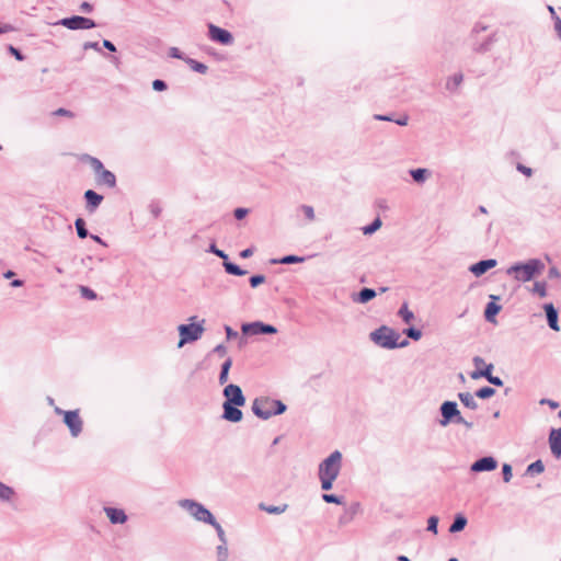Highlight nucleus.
I'll return each instance as SVG.
<instances>
[{
  "label": "nucleus",
  "instance_id": "obj_1",
  "mask_svg": "<svg viewBox=\"0 0 561 561\" xmlns=\"http://www.w3.org/2000/svg\"><path fill=\"white\" fill-rule=\"evenodd\" d=\"M342 466V454L340 451L332 453L319 466V479L322 490H331L333 482L336 480Z\"/></svg>",
  "mask_w": 561,
  "mask_h": 561
},
{
  "label": "nucleus",
  "instance_id": "obj_2",
  "mask_svg": "<svg viewBox=\"0 0 561 561\" xmlns=\"http://www.w3.org/2000/svg\"><path fill=\"white\" fill-rule=\"evenodd\" d=\"M252 410L255 415L266 420L273 415L283 413L286 410V407L282 401L270 398H260L254 400Z\"/></svg>",
  "mask_w": 561,
  "mask_h": 561
},
{
  "label": "nucleus",
  "instance_id": "obj_3",
  "mask_svg": "<svg viewBox=\"0 0 561 561\" xmlns=\"http://www.w3.org/2000/svg\"><path fill=\"white\" fill-rule=\"evenodd\" d=\"M182 506L184 508H186L196 519L205 522V523H209L218 530V533L220 535L222 534V529H221L220 525L218 523H216L211 513L207 508H205L203 505L195 503L193 501H190V500H185L182 502Z\"/></svg>",
  "mask_w": 561,
  "mask_h": 561
},
{
  "label": "nucleus",
  "instance_id": "obj_4",
  "mask_svg": "<svg viewBox=\"0 0 561 561\" xmlns=\"http://www.w3.org/2000/svg\"><path fill=\"white\" fill-rule=\"evenodd\" d=\"M371 339L382 347L393 348L399 345V334L387 327H381L380 329L373 332Z\"/></svg>",
  "mask_w": 561,
  "mask_h": 561
},
{
  "label": "nucleus",
  "instance_id": "obj_5",
  "mask_svg": "<svg viewBox=\"0 0 561 561\" xmlns=\"http://www.w3.org/2000/svg\"><path fill=\"white\" fill-rule=\"evenodd\" d=\"M180 341L178 346L182 347L184 344L188 342H194L198 340L204 333L203 324H181L179 325Z\"/></svg>",
  "mask_w": 561,
  "mask_h": 561
},
{
  "label": "nucleus",
  "instance_id": "obj_6",
  "mask_svg": "<svg viewBox=\"0 0 561 561\" xmlns=\"http://www.w3.org/2000/svg\"><path fill=\"white\" fill-rule=\"evenodd\" d=\"M541 264L538 261H530L523 265L512 267L515 273V278L520 282L530 280L536 274H539Z\"/></svg>",
  "mask_w": 561,
  "mask_h": 561
},
{
  "label": "nucleus",
  "instance_id": "obj_7",
  "mask_svg": "<svg viewBox=\"0 0 561 561\" xmlns=\"http://www.w3.org/2000/svg\"><path fill=\"white\" fill-rule=\"evenodd\" d=\"M224 396L226 398L225 403H231L236 407H243L245 404V398L242 390L237 385H228L224 390Z\"/></svg>",
  "mask_w": 561,
  "mask_h": 561
},
{
  "label": "nucleus",
  "instance_id": "obj_8",
  "mask_svg": "<svg viewBox=\"0 0 561 561\" xmlns=\"http://www.w3.org/2000/svg\"><path fill=\"white\" fill-rule=\"evenodd\" d=\"M60 24L66 26L69 30H87L92 28L95 26V23L93 20L83 18V16H72V18H66L60 21Z\"/></svg>",
  "mask_w": 561,
  "mask_h": 561
},
{
  "label": "nucleus",
  "instance_id": "obj_9",
  "mask_svg": "<svg viewBox=\"0 0 561 561\" xmlns=\"http://www.w3.org/2000/svg\"><path fill=\"white\" fill-rule=\"evenodd\" d=\"M64 422L69 427L73 436H78L82 431V420L78 411H65Z\"/></svg>",
  "mask_w": 561,
  "mask_h": 561
},
{
  "label": "nucleus",
  "instance_id": "obj_10",
  "mask_svg": "<svg viewBox=\"0 0 561 561\" xmlns=\"http://www.w3.org/2000/svg\"><path fill=\"white\" fill-rule=\"evenodd\" d=\"M440 411H442V415H443V420L440 421V424L444 426L447 425L450 422V420L455 416H457V420H456L457 423L463 422L462 417L459 415V411H458L457 404L455 402H451V401L444 402L442 404Z\"/></svg>",
  "mask_w": 561,
  "mask_h": 561
},
{
  "label": "nucleus",
  "instance_id": "obj_11",
  "mask_svg": "<svg viewBox=\"0 0 561 561\" xmlns=\"http://www.w3.org/2000/svg\"><path fill=\"white\" fill-rule=\"evenodd\" d=\"M209 36L213 41L224 45H228L232 42V36L228 31L213 24L209 25Z\"/></svg>",
  "mask_w": 561,
  "mask_h": 561
},
{
  "label": "nucleus",
  "instance_id": "obj_12",
  "mask_svg": "<svg viewBox=\"0 0 561 561\" xmlns=\"http://www.w3.org/2000/svg\"><path fill=\"white\" fill-rule=\"evenodd\" d=\"M549 445L551 453L557 457H561V427L559 430H551L549 434Z\"/></svg>",
  "mask_w": 561,
  "mask_h": 561
},
{
  "label": "nucleus",
  "instance_id": "obj_13",
  "mask_svg": "<svg viewBox=\"0 0 561 561\" xmlns=\"http://www.w3.org/2000/svg\"><path fill=\"white\" fill-rule=\"evenodd\" d=\"M494 369L493 364H489V366L485 368L484 371L479 373H470V377L473 380L480 379L482 377L486 378L489 382L495 385V386H502L503 381L499 377L492 376V370Z\"/></svg>",
  "mask_w": 561,
  "mask_h": 561
},
{
  "label": "nucleus",
  "instance_id": "obj_14",
  "mask_svg": "<svg viewBox=\"0 0 561 561\" xmlns=\"http://www.w3.org/2000/svg\"><path fill=\"white\" fill-rule=\"evenodd\" d=\"M497 466V462L494 458L492 457H484V458H481L479 460H477L472 467H471V470L472 471H491V470H494Z\"/></svg>",
  "mask_w": 561,
  "mask_h": 561
},
{
  "label": "nucleus",
  "instance_id": "obj_15",
  "mask_svg": "<svg viewBox=\"0 0 561 561\" xmlns=\"http://www.w3.org/2000/svg\"><path fill=\"white\" fill-rule=\"evenodd\" d=\"M224 419L229 422H239L242 420V412L234 404L224 403Z\"/></svg>",
  "mask_w": 561,
  "mask_h": 561
},
{
  "label": "nucleus",
  "instance_id": "obj_16",
  "mask_svg": "<svg viewBox=\"0 0 561 561\" xmlns=\"http://www.w3.org/2000/svg\"><path fill=\"white\" fill-rule=\"evenodd\" d=\"M496 265V261L493 259L480 261L470 266V272L476 276H481L490 268H493Z\"/></svg>",
  "mask_w": 561,
  "mask_h": 561
},
{
  "label": "nucleus",
  "instance_id": "obj_17",
  "mask_svg": "<svg viewBox=\"0 0 561 561\" xmlns=\"http://www.w3.org/2000/svg\"><path fill=\"white\" fill-rule=\"evenodd\" d=\"M95 179L99 185H105L107 187H114L116 185L115 175L106 169L95 175Z\"/></svg>",
  "mask_w": 561,
  "mask_h": 561
},
{
  "label": "nucleus",
  "instance_id": "obj_18",
  "mask_svg": "<svg viewBox=\"0 0 561 561\" xmlns=\"http://www.w3.org/2000/svg\"><path fill=\"white\" fill-rule=\"evenodd\" d=\"M84 197L87 199V207L90 211H93L95 208H98L103 201V196L92 190L85 191Z\"/></svg>",
  "mask_w": 561,
  "mask_h": 561
},
{
  "label": "nucleus",
  "instance_id": "obj_19",
  "mask_svg": "<svg viewBox=\"0 0 561 561\" xmlns=\"http://www.w3.org/2000/svg\"><path fill=\"white\" fill-rule=\"evenodd\" d=\"M105 513L113 524H123L127 519V516L123 510L106 507Z\"/></svg>",
  "mask_w": 561,
  "mask_h": 561
},
{
  "label": "nucleus",
  "instance_id": "obj_20",
  "mask_svg": "<svg viewBox=\"0 0 561 561\" xmlns=\"http://www.w3.org/2000/svg\"><path fill=\"white\" fill-rule=\"evenodd\" d=\"M545 311L547 314L549 327L554 331H559L560 329H559V324H558V312L554 309L553 305L547 304L545 306Z\"/></svg>",
  "mask_w": 561,
  "mask_h": 561
},
{
  "label": "nucleus",
  "instance_id": "obj_21",
  "mask_svg": "<svg viewBox=\"0 0 561 561\" xmlns=\"http://www.w3.org/2000/svg\"><path fill=\"white\" fill-rule=\"evenodd\" d=\"M81 160L84 162H88L90 164V167L94 171L95 175H98L100 172H102L105 169L103 163L98 158L91 157L89 154H83L81 157Z\"/></svg>",
  "mask_w": 561,
  "mask_h": 561
},
{
  "label": "nucleus",
  "instance_id": "obj_22",
  "mask_svg": "<svg viewBox=\"0 0 561 561\" xmlns=\"http://www.w3.org/2000/svg\"><path fill=\"white\" fill-rule=\"evenodd\" d=\"M500 310H501V306H499L494 301H490L486 305V308H485V311H484L485 319L488 321L493 322L494 321V317L500 312Z\"/></svg>",
  "mask_w": 561,
  "mask_h": 561
},
{
  "label": "nucleus",
  "instance_id": "obj_23",
  "mask_svg": "<svg viewBox=\"0 0 561 561\" xmlns=\"http://www.w3.org/2000/svg\"><path fill=\"white\" fill-rule=\"evenodd\" d=\"M251 328L253 329V333H255V334H257V333L273 334V333L277 332L275 327L268 325V324H263L261 322L252 324Z\"/></svg>",
  "mask_w": 561,
  "mask_h": 561
},
{
  "label": "nucleus",
  "instance_id": "obj_24",
  "mask_svg": "<svg viewBox=\"0 0 561 561\" xmlns=\"http://www.w3.org/2000/svg\"><path fill=\"white\" fill-rule=\"evenodd\" d=\"M467 525V519L466 517H463L462 515H458L454 523L451 524L450 528H449V531L450 533H457V531H460L462 530Z\"/></svg>",
  "mask_w": 561,
  "mask_h": 561
},
{
  "label": "nucleus",
  "instance_id": "obj_25",
  "mask_svg": "<svg viewBox=\"0 0 561 561\" xmlns=\"http://www.w3.org/2000/svg\"><path fill=\"white\" fill-rule=\"evenodd\" d=\"M232 365V360L230 358H228L222 367H221V373H220V376H219V382L220 385H225L227 381H228V374H229V369Z\"/></svg>",
  "mask_w": 561,
  "mask_h": 561
},
{
  "label": "nucleus",
  "instance_id": "obj_26",
  "mask_svg": "<svg viewBox=\"0 0 561 561\" xmlns=\"http://www.w3.org/2000/svg\"><path fill=\"white\" fill-rule=\"evenodd\" d=\"M459 399L460 401L468 408L470 409H476L477 408V403L472 397L471 393L469 392H463V393H459Z\"/></svg>",
  "mask_w": 561,
  "mask_h": 561
},
{
  "label": "nucleus",
  "instance_id": "obj_27",
  "mask_svg": "<svg viewBox=\"0 0 561 561\" xmlns=\"http://www.w3.org/2000/svg\"><path fill=\"white\" fill-rule=\"evenodd\" d=\"M13 495V489L0 482V500L9 501Z\"/></svg>",
  "mask_w": 561,
  "mask_h": 561
},
{
  "label": "nucleus",
  "instance_id": "obj_28",
  "mask_svg": "<svg viewBox=\"0 0 561 561\" xmlns=\"http://www.w3.org/2000/svg\"><path fill=\"white\" fill-rule=\"evenodd\" d=\"M260 508L270 513V514H280L284 513L287 510V505L283 504L280 506H273V505H264L260 504Z\"/></svg>",
  "mask_w": 561,
  "mask_h": 561
},
{
  "label": "nucleus",
  "instance_id": "obj_29",
  "mask_svg": "<svg viewBox=\"0 0 561 561\" xmlns=\"http://www.w3.org/2000/svg\"><path fill=\"white\" fill-rule=\"evenodd\" d=\"M375 296H376V293L374 289L364 288L359 293L358 301L362 304H365V302L371 300Z\"/></svg>",
  "mask_w": 561,
  "mask_h": 561
},
{
  "label": "nucleus",
  "instance_id": "obj_30",
  "mask_svg": "<svg viewBox=\"0 0 561 561\" xmlns=\"http://www.w3.org/2000/svg\"><path fill=\"white\" fill-rule=\"evenodd\" d=\"M360 511V505L358 503L352 504L346 511V517L341 518V523H346L351 520L358 512Z\"/></svg>",
  "mask_w": 561,
  "mask_h": 561
},
{
  "label": "nucleus",
  "instance_id": "obj_31",
  "mask_svg": "<svg viewBox=\"0 0 561 561\" xmlns=\"http://www.w3.org/2000/svg\"><path fill=\"white\" fill-rule=\"evenodd\" d=\"M224 265L229 274L242 276L247 273L245 271L241 270L238 265L233 263L225 262Z\"/></svg>",
  "mask_w": 561,
  "mask_h": 561
},
{
  "label": "nucleus",
  "instance_id": "obj_32",
  "mask_svg": "<svg viewBox=\"0 0 561 561\" xmlns=\"http://www.w3.org/2000/svg\"><path fill=\"white\" fill-rule=\"evenodd\" d=\"M75 224H76V229H77V233H78V236H79L81 239L87 238V236H88V231H87V229H85V222H84V220H83L82 218H78V219L76 220V222H75Z\"/></svg>",
  "mask_w": 561,
  "mask_h": 561
},
{
  "label": "nucleus",
  "instance_id": "obj_33",
  "mask_svg": "<svg viewBox=\"0 0 561 561\" xmlns=\"http://www.w3.org/2000/svg\"><path fill=\"white\" fill-rule=\"evenodd\" d=\"M399 314L402 317V319L404 320L405 323H410L413 320V318H414L413 312L408 309L407 304H404L400 308Z\"/></svg>",
  "mask_w": 561,
  "mask_h": 561
},
{
  "label": "nucleus",
  "instance_id": "obj_34",
  "mask_svg": "<svg viewBox=\"0 0 561 561\" xmlns=\"http://www.w3.org/2000/svg\"><path fill=\"white\" fill-rule=\"evenodd\" d=\"M186 62L190 65V67L197 71V72H201V73H206L207 71V66L202 64V62H198L194 59H187Z\"/></svg>",
  "mask_w": 561,
  "mask_h": 561
},
{
  "label": "nucleus",
  "instance_id": "obj_35",
  "mask_svg": "<svg viewBox=\"0 0 561 561\" xmlns=\"http://www.w3.org/2000/svg\"><path fill=\"white\" fill-rule=\"evenodd\" d=\"M495 393V390L491 387H483L476 392V396L480 399L491 398Z\"/></svg>",
  "mask_w": 561,
  "mask_h": 561
},
{
  "label": "nucleus",
  "instance_id": "obj_36",
  "mask_svg": "<svg viewBox=\"0 0 561 561\" xmlns=\"http://www.w3.org/2000/svg\"><path fill=\"white\" fill-rule=\"evenodd\" d=\"M302 261H304V257L296 256V255H287L278 261H273V262L279 263V264H291V263H300Z\"/></svg>",
  "mask_w": 561,
  "mask_h": 561
},
{
  "label": "nucleus",
  "instance_id": "obj_37",
  "mask_svg": "<svg viewBox=\"0 0 561 561\" xmlns=\"http://www.w3.org/2000/svg\"><path fill=\"white\" fill-rule=\"evenodd\" d=\"M545 470V466L541 460H537L530 463L527 468V472L529 473H541Z\"/></svg>",
  "mask_w": 561,
  "mask_h": 561
},
{
  "label": "nucleus",
  "instance_id": "obj_38",
  "mask_svg": "<svg viewBox=\"0 0 561 561\" xmlns=\"http://www.w3.org/2000/svg\"><path fill=\"white\" fill-rule=\"evenodd\" d=\"M473 364H474L476 369L472 373L484 371L485 368L489 366V364H486L484 362V359L479 356H476L473 358Z\"/></svg>",
  "mask_w": 561,
  "mask_h": 561
},
{
  "label": "nucleus",
  "instance_id": "obj_39",
  "mask_svg": "<svg viewBox=\"0 0 561 561\" xmlns=\"http://www.w3.org/2000/svg\"><path fill=\"white\" fill-rule=\"evenodd\" d=\"M380 226H381V220L379 218H376L371 225L363 228V232L365 234H371L373 232L378 230L380 228Z\"/></svg>",
  "mask_w": 561,
  "mask_h": 561
},
{
  "label": "nucleus",
  "instance_id": "obj_40",
  "mask_svg": "<svg viewBox=\"0 0 561 561\" xmlns=\"http://www.w3.org/2000/svg\"><path fill=\"white\" fill-rule=\"evenodd\" d=\"M462 82V75L461 73H458V75H455L448 82H447V88L448 89H456L460 85V83Z\"/></svg>",
  "mask_w": 561,
  "mask_h": 561
},
{
  "label": "nucleus",
  "instance_id": "obj_41",
  "mask_svg": "<svg viewBox=\"0 0 561 561\" xmlns=\"http://www.w3.org/2000/svg\"><path fill=\"white\" fill-rule=\"evenodd\" d=\"M427 170L426 169H416L411 171V175L414 181L421 182L425 179Z\"/></svg>",
  "mask_w": 561,
  "mask_h": 561
},
{
  "label": "nucleus",
  "instance_id": "obj_42",
  "mask_svg": "<svg viewBox=\"0 0 561 561\" xmlns=\"http://www.w3.org/2000/svg\"><path fill=\"white\" fill-rule=\"evenodd\" d=\"M533 291L536 293L539 297L546 296V284L545 283H535Z\"/></svg>",
  "mask_w": 561,
  "mask_h": 561
},
{
  "label": "nucleus",
  "instance_id": "obj_43",
  "mask_svg": "<svg viewBox=\"0 0 561 561\" xmlns=\"http://www.w3.org/2000/svg\"><path fill=\"white\" fill-rule=\"evenodd\" d=\"M437 524L438 518L436 516H431L427 520V529L434 534H437Z\"/></svg>",
  "mask_w": 561,
  "mask_h": 561
},
{
  "label": "nucleus",
  "instance_id": "obj_44",
  "mask_svg": "<svg viewBox=\"0 0 561 561\" xmlns=\"http://www.w3.org/2000/svg\"><path fill=\"white\" fill-rule=\"evenodd\" d=\"M53 115L55 116H64V117H68V118H73L75 117V113H72L71 111L69 110H66V108H58L56 110Z\"/></svg>",
  "mask_w": 561,
  "mask_h": 561
},
{
  "label": "nucleus",
  "instance_id": "obj_45",
  "mask_svg": "<svg viewBox=\"0 0 561 561\" xmlns=\"http://www.w3.org/2000/svg\"><path fill=\"white\" fill-rule=\"evenodd\" d=\"M301 210L302 213L305 214L306 218L308 220H313L314 219V210L311 206H308V205H304L301 207Z\"/></svg>",
  "mask_w": 561,
  "mask_h": 561
},
{
  "label": "nucleus",
  "instance_id": "obj_46",
  "mask_svg": "<svg viewBox=\"0 0 561 561\" xmlns=\"http://www.w3.org/2000/svg\"><path fill=\"white\" fill-rule=\"evenodd\" d=\"M265 282V276L263 275H254L250 278V284L252 287H256Z\"/></svg>",
  "mask_w": 561,
  "mask_h": 561
},
{
  "label": "nucleus",
  "instance_id": "obj_47",
  "mask_svg": "<svg viewBox=\"0 0 561 561\" xmlns=\"http://www.w3.org/2000/svg\"><path fill=\"white\" fill-rule=\"evenodd\" d=\"M322 499L327 503L342 504L341 499L333 494H323Z\"/></svg>",
  "mask_w": 561,
  "mask_h": 561
},
{
  "label": "nucleus",
  "instance_id": "obj_48",
  "mask_svg": "<svg viewBox=\"0 0 561 561\" xmlns=\"http://www.w3.org/2000/svg\"><path fill=\"white\" fill-rule=\"evenodd\" d=\"M80 291H81L82 296L85 297L87 299H95L96 298L95 293L88 287L82 286L80 288Z\"/></svg>",
  "mask_w": 561,
  "mask_h": 561
},
{
  "label": "nucleus",
  "instance_id": "obj_49",
  "mask_svg": "<svg viewBox=\"0 0 561 561\" xmlns=\"http://www.w3.org/2000/svg\"><path fill=\"white\" fill-rule=\"evenodd\" d=\"M503 478L505 482H510L512 479V468L510 465L505 463L503 466Z\"/></svg>",
  "mask_w": 561,
  "mask_h": 561
},
{
  "label": "nucleus",
  "instance_id": "obj_50",
  "mask_svg": "<svg viewBox=\"0 0 561 561\" xmlns=\"http://www.w3.org/2000/svg\"><path fill=\"white\" fill-rule=\"evenodd\" d=\"M152 88L156 91H163L167 89V84L162 80L157 79L152 82Z\"/></svg>",
  "mask_w": 561,
  "mask_h": 561
},
{
  "label": "nucleus",
  "instance_id": "obj_51",
  "mask_svg": "<svg viewBox=\"0 0 561 561\" xmlns=\"http://www.w3.org/2000/svg\"><path fill=\"white\" fill-rule=\"evenodd\" d=\"M405 333L408 336L414 339V340H419L421 337V332L419 330H415L413 328H410L408 330H405Z\"/></svg>",
  "mask_w": 561,
  "mask_h": 561
},
{
  "label": "nucleus",
  "instance_id": "obj_52",
  "mask_svg": "<svg viewBox=\"0 0 561 561\" xmlns=\"http://www.w3.org/2000/svg\"><path fill=\"white\" fill-rule=\"evenodd\" d=\"M9 51L18 59V60H23L24 57L22 56V54L20 53L19 49H16L15 47L13 46H9Z\"/></svg>",
  "mask_w": 561,
  "mask_h": 561
},
{
  "label": "nucleus",
  "instance_id": "obj_53",
  "mask_svg": "<svg viewBox=\"0 0 561 561\" xmlns=\"http://www.w3.org/2000/svg\"><path fill=\"white\" fill-rule=\"evenodd\" d=\"M248 214V210L245 208H237L234 210V216L237 219H242Z\"/></svg>",
  "mask_w": 561,
  "mask_h": 561
},
{
  "label": "nucleus",
  "instance_id": "obj_54",
  "mask_svg": "<svg viewBox=\"0 0 561 561\" xmlns=\"http://www.w3.org/2000/svg\"><path fill=\"white\" fill-rule=\"evenodd\" d=\"M518 171H520L523 174H525L526 176H530L533 174V171L530 168L528 167H525L523 164H518L517 167Z\"/></svg>",
  "mask_w": 561,
  "mask_h": 561
},
{
  "label": "nucleus",
  "instance_id": "obj_55",
  "mask_svg": "<svg viewBox=\"0 0 561 561\" xmlns=\"http://www.w3.org/2000/svg\"><path fill=\"white\" fill-rule=\"evenodd\" d=\"M541 404H548L551 409H557L559 407V403L558 402H554L552 400H548V399H542L540 401Z\"/></svg>",
  "mask_w": 561,
  "mask_h": 561
},
{
  "label": "nucleus",
  "instance_id": "obj_56",
  "mask_svg": "<svg viewBox=\"0 0 561 561\" xmlns=\"http://www.w3.org/2000/svg\"><path fill=\"white\" fill-rule=\"evenodd\" d=\"M170 56L173 58H182L180 50L176 47L170 49Z\"/></svg>",
  "mask_w": 561,
  "mask_h": 561
},
{
  "label": "nucleus",
  "instance_id": "obj_57",
  "mask_svg": "<svg viewBox=\"0 0 561 561\" xmlns=\"http://www.w3.org/2000/svg\"><path fill=\"white\" fill-rule=\"evenodd\" d=\"M103 46L105 48H107L108 50H111V51H115L116 50L114 44L112 42L107 41V39L103 41Z\"/></svg>",
  "mask_w": 561,
  "mask_h": 561
},
{
  "label": "nucleus",
  "instance_id": "obj_58",
  "mask_svg": "<svg viewBox=\"0 0 561 561\" xmlns=\"http://www.w3.org/2000/svg\"><path fill=\"white\" fill-rule=\"evenodd\" d=\"M13 31V27L9 24H0V34Z\"/></svg>",
  "mask_w": 561,
  "mask_h": 561
},
{
  "label": "nucleus",
  "instance_id": "obj_59",
  "mask_svg": "<svg viewBox=\"0 0 561 561\" xmlns=\"http://www.w3.org/2000/svg\"><path fill=\"white\" fill-rule=\"evenodd\" d=\"M211 251L218 255L219 257L227 259V254L224 251L216 249L214 245L211 247Z\"/></svg>",
  "mask_w": 561,
  "mask_h": 561
},
{
  "label": "nucleus",
  "instance_id": "obj_60",
  "mask_svg": "<svg viewBox=\"0 0 561 561\" xmlns=\"http://www.w3.org/2000/svg\"><path fill=\"white\" fill-rule=\"evenodd\" d=\"M253 254V251L251 249H245L240 253V256L243 259H247Z\"/></svg>",
  "mask_w": 561,
  "mask_h": 561
},
{
  "label": "nucleus",
  "instance_id": "obj_61",
  "mask_svg": "<svg viewBox=\"0 0 561 561\" xmlns=\"http://www.w3.org/2000/svg\"><path fill=\"white\" fill-rule=\"evenodd\" d=\"M83 48L87 50V49H90V48L91 49H98L99 47H98V43H90V42H88V43H85L83 45Z\"/></svg>",
  "mask_w": 561,
  "mask_h": 561
},
{
  "label": "nucleus",
  "instance_id": "obj_62",
  "mask_svg": "<svg viewBox=\"0 0 561 561\" xmlns=\"http://www.w3.org/2000/svg\"><path fill=\"white\" fill-rule=\"evenodd\" d=\"M81 10H83L84 12H90L92 10V5L88 2H83L81 4Z\"/></svg>",
  "mask_w": 561,
  "mask_h": 561
},
{
  "label": "nucleus",
  "instance_id": "obj_63",
  "mask_svg": "<svg viewBox=\"0 0 561 561\" xmlns=\"http://www.w3.org/2000/svg\"><path fill=\"white\" fill-rule=\"evenodd\" d=\"M397 123H398L399 125H407V123H408V118H407V117H404L403 119H400V121H398Z\"/></svg>",
  "mask_w": 561,
  "mask_h": 561
},
{
  "label": "nucleus",
  "instance_id": "obj_64",
  "mask_svg": "<svg viewBox=\"0 0 561 561\" xmlns=\"http://www.w3.org/2000/svg\"><path fill=\"white\" fill-rule=\"evenodd\" d=\"M398 560L399 561H410V559L408 557H405V556L398 557Z\"/></svg>",
  "mask_w": 561,
  "mask_h": 561
}]
</instances>
